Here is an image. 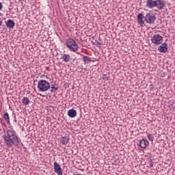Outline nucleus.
<instances>
[{"mask_svg":"<svg viewBox=\"0 0 175 175\" xmlns=\"http://www.w3.org/2000/svg\"><path fill=\"white\" fill-rule=\"evenodd\" d=\"M5 144L9 148H12V146H17L20 144V139L17 137L16 131L12 130L7 131V135H3Z\"/></svg>","mask_w":175,"mask_h":175,"instance_id":"obj_1","label":"nucleus"},{"mask_svg":"<svg viewBox=\"0 0 175 175\" xmlns=\"http://www.w3.org/2000/svg\"><path fill=\"white\" fill-rule=\"evenodd\" d=\"M143 19H144L148 24H154L155 20H157V16H155V14L152 12H148L145 16L143 13L138 14L137 21L141 27H144V21H143Z\"/></svg>","mask_w":175,"mask_h":175,"instance_id":"obj_2","label":"nucleus"},{"mask_svg":"<svg viewBox=\"0 0 175 175\" xmlns=\"http://www.w3.org/2000/svg\"><path fill=\"white\" fill-rule=\"evenodd\" d=\"M38 89L40 92H46L50 90V83L44 79H41L38 83Z\"/></svg>","mask_w":175,"mask_h":175,"instance_id":"obj_3","label":"nucleus"},{"mask_svg":"<svg viewBox=\"0 0 175 175\" xmlns=\"http://www.w3.org/2000/svg\"><path fill=\"white\" fill-rule=\"evenodd\" d=\"M66 44L70 51L76 53L79 50V44L73 38H68L66 41Z\"/></svg>","mask_w":175,"mask_h":175,"instance_id":"obj_4","label":"nucleus"},{"mask_svg":"<svg viewBox=\"0 0 175 175\" xmlns=\"http://www.w3.org/2000/svg\"><path fill=\"white\" fill-rule=\"evenodd\" d=\"M151 42L153 44L159 46L163 42V37L159 34H154L151 38Z\"/></svg>","mask_w":175,"mask_h":175,"instance_id":"obj_5","label":"nucleus"},{"mask_svg":"<svg viewBox=\"0 0 175 175\" xmlns=\"http://www.w3.org/2000/svg\"><path fill=\"white\" fill-rule=\"evenodd\" d=\"M60 59H62L63 62H70L72 61V57L70 56V54L69 53H62Z\"/></svg>","mask_w":175,"mask_h":175,"instance_id":"obj_6","label":"nucleus"},{"mask_svg":"<svg viewBox=\"0 0 175 175\" xmlns=\"http://www.w3.org/2000/svg\"><path fill=\"white\" fill-rule=\"evenodd\" d=\"M166 6V3L163 0H156V8L159 9V10H162V9L165 8Z\"/></svg>","mask_w":175,"mask_h":175,"instance_id":"obj_7","label":"nucleus"},{"mask_svg":"<svg viewBox=\"0 0 175 175\" xmlns=\"http://www.w3.org/2000/svg\"><path fill=\"white\" fill-rule=\"evenodd\" d=\"M167 50H169L167 43H163L158 47V51H159V53H167Z\"/></svg>","mask_w":175,"mask_h":175,"instance_id":"obj_8","label":"nucleus"},{"mask_svg":"<svg viewBox=\"0 0 175 175\" xmlns=\"http://www.w3.org/2000/svg\"><path fill=\"white\" fill-rule=\"evenodd\" d=\"M54 170L57 175H62V168L56 161L54 162Z\"/></svg>","mask_w":175,"mask_h":175,"instance_id":"obj_9","label":"nucleus"},{"mask_svg":"<svg viewBox=\"0 0 175 175\" xmlns=\"http://www.w3.org/2000/svg\"><path fill=\"white\" fill-rule=\"evenodd\" d=\"M156 5H157L156 0L146 1V8H148V9H154V8H156Z\"/></svg>","mask_w":175,"mask_h":175,"instance_id":"obj_10","label":"nucleus"},{"mask_svg":"<svg viewBox=\"0 0 175 175\" xmlns=\"http://www.w3.org/2000/svg\"><path fill=\"white\" fill-rule=\"evenodd\" d=\"M5 25L8 28L13 29L16 25V23L12 19H9L5 22Z\"/></svg>","mask_w":175,"mask_h":175,"instance_id":"obj_11","label":"nucleus"},{"mask_svg":"<svg viewBox=\"0 0 175 175\" xmlns=\"http://www.w3.org/2000/svg\"><path fill=\"white\" fill-rule=\"evenodd\" d=\"M68 116L71 118H75V117L77 116V111L73 109H69L68 111Z\"/></svg>","mask_w":175,"mask_h":175,"instance_id":"obj_12","label":"nucleus"},{"mask_svg":"<svg viewBox=\"0 0 175 175\" xmlns=\"http://www.w3.org/2000/svg\"><path fill=\"white\" fill-rule=\"evenodd\" d=\"M59 140L62 144L66 146L69 143V136L62 137Z\"/></svg>","mask_w":175,"mask_h":175,"instance_id":"obj_13","label":"nucleus"},{"mask_svg":"<svg viewBox=\"0 0 175 175\" xmlns=\"http://www.w3.org/2000/svg\"><path fill=\"white\" fill-rule=\"evenodd\" d=\"M147 146H148V141L146 139H142L139 142V146L141 147V148H146Z\"/></svg>","mask_w":175,"mask_h":175,"instance_id":"obj_14","label":"nucleus"},{"mask_svg":"<svg viewBox=\"0 0 175 175\" xmlns=\"http://www.w3.org/2000/svg\"><path fill=\"white\" fill-rule=\"evenodd\" d=\"M22 103L24 105V106H28L29 103H31V100H29V98L27 97H23L22 100Z\"/></svg>","mask_w":175,"mask_h":175,"instance_id":"obj_15","label":"nucleus"},{"mask_svg":"<svg viewBox=\"0 0 175 175\" xmlns=\"http://www.w3.org/2000/svg\"><path fill=\"white\" fill-rule=\"evenodd\" d=\"M3 118H4L7 124H10V118L9 117V113H5Z\"/></svg>","mask_w":175,"mask_h":175,"instance_id":"obj_16","label":"nucleus"},{"mask_svg":"<svg viewBox=\"0 0 175 175\" xmlns=\"http://www.w3.org/2000/svg\"><path fill=\"white\" fill-rule=\"evenodd\" d=\"M83 61L85 64H88V62H91V58L88 56H83Z\"/></svg>","mask_w":175,"mask_h":175,"instance_id":"obj_17","label":"nucleus"},{"mask_svg":"<svg viewBox=\"0 0 175 175\" xmlns=\"http://www.w3.org/2000/svg\"><path fill=\"white\" fill-rule=\"evenodd\" d=\"M148 139L150 142H154V135L152 134H148Z\"/></svg>","mask_w":175,"mask_h":175,"instance_id":"obj_18","label":"nucleus"},{"mask_svg":"<svg viewBox=\"0 0 175 175\" xmlns=\"http://www.w3.org/2000/svg\"><path fill=\"white\" fill-rule=\"evenodd\" d=\"M51 88V92H55V91L58 90V88H55L54 85H52Z\"/></svg>","mask_w":175,"mask_h":175,"instance_id":"obj_19","label":"nucleus"},{"mask_svg":"<svg viewBox=\"0 0 175 175\" xmlns=\"http://www.w3.org/2000/svg\"><path fill=\"white\" fill-rule=\"evenodd\" d=\"M3 8V5H2V3L0 2V10H2Z\"/></svg>","mask_w":175,"mask_h":175,"instance_id":"obj_20","label":"nucleus"},{"mask_svg":"<svg viewBox=\"0 0 175 175\" xmlns=\"http://www.w3.org/2000/svg\"><path fill=\"white\" fill-rule=\"evenodd\" d=\"M150 167H154V164H153L152 163H151L150 164Z\"/></svg>","mask_w":175,"mask_h":175,"instance_id":"obj_21","label":"nucleus"},{"mask_svg":"<svg viewBox=\"0 0 175 175\" xmlns=\"http://www.w3.org/2000/svg\"><path fill=\"white\" fill-rule=\"evenodd\" d=\"M116 159H118V155H116Z\"/></svg>","mask_w":175,"mask_h":175,"instance_id":"obj_22","label":"nucleus"},{"mask_svg":"<svg viewBox=\"0 0 175 175\" xmlns=\"http://www.w3.org/2000/svg\"><path fill=\"white\" fill-rule=\"evenodd\" d=\"M68 155H70V154H68Z\"/></svg>","mask_w":175,"mask_h":175,"instance_id":"obj_23","label":"nucleus"}]
</instances>
